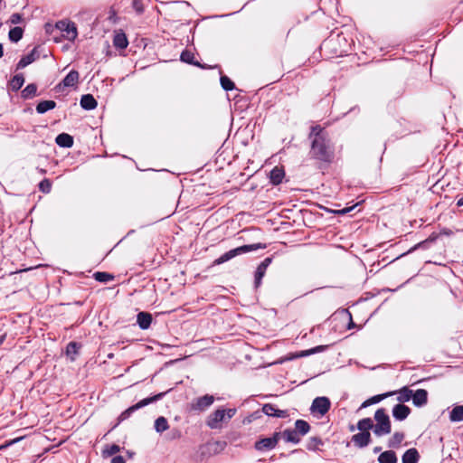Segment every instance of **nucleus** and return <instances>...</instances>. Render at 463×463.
I'll list each match as a JSON object with an SVG mask.
<instances>
[{
	"instance_id": "obj_4",
	"label": "nucleus",
	"mask_w": 463,
	"mask_h": 463,
	"mask_svg": "<svg viewBox=\"0 0 463 463\" xmlns=\"http://www.w3.org/2000/svg\"><path fill=\"white\" fill-rule=\"evenodd\" d=\"M236 412L235 409H217L211 413L207 418V426L211 429H217L221 427V423L232 419Z\"/></svg>"
},
{
	"instance_id": "obj_43",
	"label": "nucleus",
	"mask_w": 463,
	"mask_h": 463,
	"mask_svg": "<svg viewBox=\"0 0 463 463\" xmlns=\"http://www.w3.org/2000/svg\"><path fill=\"white\" fill-rule=\"evenodd\" d=\"M22 20V15L18 13H14L10 17V23L12 24H19Z\"/></svg>"
},
{
	"instance_id": "obj_38",
	"label": "nucleus",
	"mask_w": 463,
	"mask_h": 463,
	"mask_svg": "<svg viewBox=\"0 0 463 463\" xmlns=\"http://www.w3.org/2000/svg\"><path fill=\"white\" fill-rule=\"evenodd\" d=\"M37 91V87L35 84L27 85L24 90L22 91V95L24 99L32 98L35 95Z\"/></svg>"
},
{
	"instance_id": "obj_11",
	"label": "nucleus",
	"mask_w": 463,
	"mask_h": 463,
	"mask_svg": "<svg viewBox=\"0 0 463 463\" xmlns=\"http://www.w3.org/2000/svg\"><path fill=\"white\" fill-rule=\"evenodd\" d=\"M411 413V409L404 404H396L392 408V416L397 420H405Z\"/></svg>"
},
{
	"instance_id": "obj_51",
	"label": "nucleus",
	"mask_w": 463,
	"mask_h": 463,
	"mask_svg": "<svg viewBox=\"0 0 463 463\" xmlns=\"http://www.w3.org/2000/svg\"><path fill=\"white\" fill-rule=\"evenodd\" d=\"M3 448H4V447H3V446H1V447H0V449H3Z\"/></svg>"
},
{
	"instance_id": "obj_42",
	"label": "nucleus",
	"mask_w": 463,
	"mask_h": 463,
	"mask_svg": "<svg viewBox=\"0 0 463 463\" xmlns=\"http://www.w3.org/2000/svg\"><path fill=\"white\" fill-rule=\"evenodd\" d=\"M320 445H322V440L319 438L313 437L309 439L307 448L309 450H315Z\"/></svg>"
},
{
	"instance_id": "obj_23",
	"label": "nucleus",
	"mask_w": 463,
	"mask_h": 463,
	"mask_svg": "<svg viewBox=\"0 0 463 463\" xmlns=\"http://www.w3.org/2000/svg\"><path fill=\"white\" fill-rule=\"evenodd\" d=\"M36 50L33 49L29 54L24 56L17 63V69H23L37 59Z\"/></svg>"
},
{
	"instance_id": "obj_46",
	"label": "nucleus",
	"mask_w": 463,
	"mask_h": 463,
	"mask_svg": "<svg viewBox=\"0 0 463 463\" xmlns=\"http://www.w3.org/2000/svg\"><path fill=\"white\" fill-rule=\"evenodd\" d=\"M134 6L137 12H142V6L138 5L137 1L134 2Z\"/></svg>"
},
{
	"instance_id": "obj_32",
	"label": "nucleus",
	"mask_w": 463,
	"mask_h": 463,
	"mask_svg": "<svg viewBox=\"0 0 463 463\" xmlns=\"http://www.w3.org/2000/svg\"><path fill=\"white\" fill-rule=\"evenodd\" d=\"M357 429L360 430V432L369 431L371 429H373L372 419L364 418L360 420L357 423Z\"/></svg>"
},
{
	"instance_id": "obj_40",
	"label": "nucleus",
	"mask_w": 463,
	"mask_h": 463,
	"mask_svg": "<svg viewBox=\"0 0 463 463\" xmlns=\"http://www.w3.org/2000/svg\"><path fill=\"white\" fill-rule=\"evenodd\" d=\"M121 450V448L117 445V444H112V445H109L104 450H103V455L104 456H113L115 454H117L118 452H119Z\"/></svg>"
},
{
	"instance_id": "obj_12",
	"label": "nucleus",
	"mask_w": 463,
	"mask_h": 463,
	"mask_svg": "<svg viewBox=\"0 0 463 463\" xmlns=\"http://www.w3.org/2000/svg\"><path fill=\"white\" fill-rule=\"evenodd\" d=\"M352 441L359 448L366 447L371 441V434L369 431L359 432L352 437Z\"/></svg>"
},
{
	"instance_id": "obj_7",
	"label": "nucleus",
	"mask_w": 463,
	"mask_h": 463,
	"mask_svg": "<svg viewBox=\"0 0 463 463\" xmlns=\"http://www.w3.org/2000/svg\"><path fill=\"white\" fill-rule=\"evenodd\" d=\"M330 405L331 403L327 397H317L313 401L310 410L313 413L317 412L323 416L329 411Z\"/></svg>"
},
{
	"instance_id": "obj_31",
	"label": "nucleus",
	"mask_w": 463,
	"mask_h": 463,
	"mask_svg": "<svg viewBox=\"0 0 463 463\" xmlns=\"http://www.w3.org/2000/svg\"><path fill=\"white\" fill-rule=\"evenodd\" d=\"M180 59L184 62H186V63H189V64H193V65H195V66H198V67H202L199 62L194 61V55L190 51H187V50L184 51L181 53Z\"/></svg>"
},
{
	"instance_id": "obj_15",
	"label": "nucleus",
	"mask_w": 463,
	"mask_h": 463,
	"mask_svg": "<svg viewBox=\"0 0 463 463\" xmlns=\"http://www.w3.org/2000/svg\"><path fill=\"white\" fill-rule=\"evenodd\" d=\"M55 142L61 147L70 148L73 146V137L67 133H61L56 137Z\"/></svg>"
},
{
	"instance_id": "obj_30",
	"label": "nucleus",
	"mask_w": 463,
	"mask_h": 463,
	"mask_svg": "<svg viewBox=\"0 0 463 463\" xmlns=\"http://www.w3.org/2000/svg\"><path fill=\"white\" fill-rule=\"evenodd\" d=\"M397 400L400 402H409L412 397V391L408 387H403L397 392Z\"/></svg>"
},
{
	"instance_id": "obj_14",
	"label": "nucleus",
	"mask_w": 463,
	"mask_h": 463,
	"mask_svg": "<svg viewBox=\"0 0 463 463\" xmlns=\"http://www.w3.org/2000/svg\"><path fill=\"white\" fill-rule=\"evenodd\" d=\"M262 411L268 416H274L278 418H285L288 416L287 411L279 410L270 403L263 405Z\"/></svg>"
},
{
	"instance_id": "obj_24",
	"label": "nucleus",
	"mask_w": 463,
	"mask_h": 463,
	"mask_svg": "<svg viewBox=\"0 0 463 463\" xmlns=\"http://www.w3.org/2000/svg\"><path fill=\"white\" fill-rule=\"evenodd\" d=\"M402 463H417L419 460V453L416 449H410L402 455Z\"/></svg>"
},
{
	"instance_id": "obj_48",
	"label": "nucleus",
	"mask_w": 463,
	"mask_h": 463,
	"mask_svg": "<svg viewBox=\"0 0 463 463\" xmlns=\"http://www.w3.org/2000/svg\"><path fill=\"white\" fill-rule=\"evenodd\" d=\"M457 204H458V206H462V205H463V198L459 199V200L458 201Z\"/></svg>"
},
{
	"instance_id": "obj_17",
	"label": "nucleus",
	"mask_w": 463,
	"mask_h": 463,
	"mask_svg": "<svg viewBox=\"0 0 463 463\" xmlns=\"http://www.w3.org/2000/svg\"><path fill=\"white\" fill-rule=\"evenodd\" d=\"M79 72L77 71H71L66 77L63 79L61 84L64 87H74L79 81Z\"/></svg>"
},
{
	"instance_id": "obj_35",
	"label": "nucleus",
	"mask_w": 463,
	"mask_h": 463,
	"mask_svg": "<svg viewBox=\"0 0 463 463\" xmlns=\"http://www.w3.org/2000/svg\"><path fill=\"white\" fill-rule=\"evenodd\" d=\"M168 428H169L168 421L165 417L161 416L156 420L155 430L157 432L161 433V432L166 430Z\"/></svg>"
},
{
	"instance_id": "obj_50",
	"label": "nucleus",
	"mask_w": 463,
	"mask_h": 463,
	"mask_svg": "<svg viewBox=\"0 0 463 463\" xmlns=\"http://www.w3.org/2000/svg\"><path fill=\"white\" fill-rule=\"evenodd\" d=\"M381 450V448L380 447H376L374 448L373 451L374 452H379Z\"/></svg>"
},
{
	"instance_id": "obj_9",
	"label": "nucleus",
	"mask_w": 463,
	"mask_h": 463,
	"mask_svg": "<svg viewBox=\"0 0 463 463\" xmlns=\"http://www.w3.org/2000/svg\"><path fill=\"white\" fill-rule=\"evenodd\" d=\"M271 261H272V259L268 257V258L264 259L260 262V264L257 267V269L254 274V285H255L256 288H258L260 286L261 280H262L263 277L265 276L267 269L270 265Z\"/></svg>"
},
{
	"instance_id": "obj_3",
	"label": "nucleus",
	"mask_w": 463,
	"mask_h": 463,
	"mask_svg": "<svg viewBox=\"0 0 463 463\" xmlns=\"http://www.w3.org/2000/svg\"><path fill=\"white\" fill-rule=\"evenodd\" d=\"M265 245L261 243H254V244H249V245H243L235 249H232L222 255H221L218 259H216L213 261V265H221L236 256H239L241 254H244L252 250H256L259 249H264Z\"/></svg>"
},
{
	"instance_id": "obj_5",
	"label": "nucleus",
	"mask_w": 463,
	"mask_h": 463,
	"mask_svg": "<svg viewBox=\"0 0 463 463\" xmlns=\"http://www.w3.org/2000/svg\"><path fill=\"white\" fill-rule=\"evenodd\" d=\"M165 392H160L153 397H149V398H145L143 400H141L140 402H138L137 403H136L135 405L129 407L128 409H127L126 411H124L118 417V421H123L125 420H127L134 411H136L137 410L144 407V406H146L148 405L149 403L153 402H156V401H158L160 400L164 395H165Z\"/></svg>"
},
{
	"instance_id": "obj_8",
	"label": "nucleus",
	"mask_w": 463,
	"mask_h": 463,
	"mask_svg": "<svg viewBox=\"0 0 463 463\" xmlns=\"http://www.w3.org/2000/svg\"><path fill=\"white\" fill-rule=\"evenodd\" d=\"M279 436H280V433L276 432L273 435V437L264 438V439L258 440L255 443V449L257 450H260V451L272 449L278 444Z\"/></svg>"
},
{
	"instance_id": "obj_45",
	"label": "nucleus",
	"mask_w": 463,
	"mask_h": 463,
	"mask_svg": "<svg viewBox=\"0 0 463 463\" xmlns=\"http://www.w3.org/2000/svg\"><path fill=\"white\" fill-rule=\"evenodd\" d=\"M111 463H126V461L122 456H115L111 459Z\"/></svg>"
},
{
	"instance_id": "obj_20",
	"label": "nucleus",
	"mask_w": 463,
	"mask_h": 463,
	"mask_svg": "<svg viewBox=\"0 0 463 463\" xmlns=\"http://www.w3.org/2000/svg\"><path fill=\"white\" fill-rule=\"evenodd\" d=\"M326 348H327V345H317V346H316L314 348H311V349H308V350H305V351H301L299 353H296V354H292L289 359L307 356V355H310V354H313L323 352Z\"/></svg>"
},
{
	"instance_id": "obj_28",
	"label": "nucleus",
	"mask_w": 463,
	"mask_h": 463,
	"mask_svg": "<svg viewBox=\"0 0 463 463\" xmlns=\"http://www.w3.org/2000/svg\"><path fill=\"white\" fill-rule=\"evenodd\" d=\"M449 420L451 421L463 420V405L455 406L449 413Z\"/></svg>"
},
{
	"instance_id": "obj_18",
	"label": "nucleus",
	"mask_w": 463,
	"mask_h": 463,
	"mask_svg": "<svg viewBox=\"0 0 463 463\" xmlns=\"http://www.w3.org/2000/svg\"><path fill=\"white\" fill-rule=\"evenodd\" d=\"M113 44L116 48L125 49L128 45V41L123 32H118L114 35Z\"/></svg>"
},
{
	"instance_id": "obj_25",
	"label": "nucleus",
	"mask_w": 463,
	"mask_h": 463,
	"mask_svg": "<svg viewBox=\"0 0 463 463\" xmlns=\"http://www.w3.org/2000/svg\"><path fill=\"white\" fill-rule=\"evenodd\" d=\"M285 176V172L282 168L276 166L270 172V181L274 184H279Z\"/></svg>"
},
{
	"instance_id": "obj_13",
	"label": "nucleus",
	"mask_w": 463,
	"mask_h": 463,
	"mask_svg": "<svg viewBox=\"0 0 463 463\" xmlns=\"http://www.w3.org/2000/svg\"><path fill=\"white\" fill-rule=\"evenodd\" d=\"M411 399L415 406L421 407L428 402V392L424 389H419L414 393L412 392Z\"/></svg>"
},
{
	"instance_id": "obj_37",
	"label": "nucleus",
	"mask_w": 463,
	"mask_h": 463,
	"mask_svg": "<svg viewBox=\"0 0 463 463\" xmlns=\"http://www.w3.org/2000/svg\"><path fill=\"white\" fill-rule=\"evenodd\" d=\"M93 276L95 279L99 282H109L114 279L113 275L100 271L95 272Z\"/></svg>"
},
{
	"instance_id": "obj_39",
	"label": "nucleus",
	"mask_w": 463,
	"mask_h": 463,
	"mask_svg": "<svg viewBox=\"0 0 463 463\" xmlns=\"http://www.w3.org/2000/svg\"><path fill=\"white\" fill-rule=\"evenodd\" d=\"M221 85L225 90H232L235 88L234 83L227 76L221 77Z\"/></svg>"
},
{
	"instance_id": "obj_26",
	"label": "nucleus",
	"mask_w": 463,
	"mask_h": 463,
	"mask_svg": "<svg viewBox=\"0 0 463 463\" xmlns=\"http://www.w3.org/2000/svg\"><path fill=\"white\" fill-rule=\"evenodd\" d=\"M378 461L379 463H396L397 457L394 451L387 450L379 455Z\"/></svg>"
},
{
	"instance_id": "obj_21",
	"label": "nucleus",
	"mask_w": 463,
	"mask_h": 463,
	"mask_svg": "<svg viewBox=\"0 0 463 463\" xmlns=\"http://www.w3.org/2000/svg\"><path fill=\"white\" fill-rule=\"evenodd\" d=\"M405 435L403 432H394L388 441V447L392 449H398L401 447Z\"/></svg>"
},
{
	"instance_id": "obj_10",
	"label": "nucleus",
	"mask_w": 463,
	"mask_h": 463,
	"mask_svg": "<svg viewBox=\"0 0 463 463\" xmlns=\"http://www.w3.org/2000/svg\"><path fill=\"white\" fill-rule=\"evenodd\" d=\"M214 402V398L213 395H203L202 397L197 398L194 402L192 404V408L196 411H203L210 407Z\"/></svg>"
},
{
	"instance_id": "obj_33",
	"label": "nucleus",
	"mask_w": 463,
	"mask_h": 463,
	"mask_svg": "<svg viewBox=\"0 0 463 463\" xmlns=\"http://www.w3.org/2000/svg\"><path fill=\"white\" fill-rule=\"evenodd\" d=\"M24 83V78L23 74H16L13 77L10 81V87L14 91H16L22 88Z\"/></svg>"
},
{
	"instance_id": "obj_27",
	"label": "nucleus",
	"mask_w": 463,
	"mask_h": 463,
	"mask_svg": "<svg viewBox=\"0 0 463 463\" xmlns=\"http://www.w3.org/2000/svg\"><path fill=\"white\" fill-rule=\"evenodd\" d=\"M56 107V103L53 100H43L36 106V111L39 114H43L48 110H51Z\"/></svg>"
},
{
	"instance_id": "obj_16",
	"label": "nucleus",
	"mask_w": 463,
	"mask_h": 463,
	"mask_svg": "<svg viewBox=\"0 0 463 463\" xmlns=\"http://www.w3.org/2000/svg\"><path fill=\"white\" fill-rule=\"evenodd\" d=\"M137 322L141 329H147L152 322V316L146 312H139L137 317Z\"/></svg>"
},
{
	"instance_id": "obj_36",
	"label": "nucleus",
	"mask_w": 463,
	"mask_h": 463,
	"mask_svg": "<svg viewBox=\"0 0 463 463\" xmlns=\"http://www.w3.org/2000/svg\"><path fill=\"white\" fill-rule=\"evenodd\" d=\"M24 31L21 27H14L9 31V39L14 43H17L23 37Z\"/></svg>"
},
{
	"instance_id": "obj_19",
	"label": "nucleus",
	"mask_w": 463,
	"mask_h": 463,
	"mask_svg": "<svg viewBox=\"0 0 463 463\" xmlns=\"http://www.w3.org/2000/svg\"><path fill=\"white\" fill-rule=\"evenodd\" d=\"M98 103L90 94L83 95L80 99V106L87 110L94 109Z\"/></svg>"
},
{
	"instance_id": "obj_47",
	"label": "nucleus",
	"mask_w": 463,
	"mask_h": 463,
	"mask_svg": "<svg viewBox=\"0 0 463 463\" xmlns=\"http://www.w3.org/2000/svg\"><path fill=\"white\" fill-rule=\"evenodd\" d=\"M3 54H4L3 45L0 43V58L3 57Z\"/></svg>"
},
{
	"instance_id": "obj_2",
	"label": "nucleus",
	"mask_w": 463,
	"mask_h": 463,
	"mask_svg": "<svg viewBox=\"0 0 463 463\" xmlns=\"http://www.w3.org/2000/svg\"><path fill=\"white\" fill-rule=\"evenodd\" d=\"M374 420L376 423L373 425V433L376 436L382 437L391 433L392 425L390 417L384 409L381 408L375 411Z\"/></svg>"
},
{
	"instance_id": "obj_29",
	"label": "nucleus",
	"mask_w": 463,
	"mask_h": 463,
	"mask_svg": "<svg viewBox=\"0 0 463 463\" xmlns=\"http://www.w3.org/2000/svg\"><path fill=\"white\" fill-rule=\"evenodd\" d=\"M310 430L309 424L303 420H298L295 422V430L298 431V435H306Z\"/></svg>"
},
{
	"instance_id": "obj_44",
	"label": "nucleus",
	"mask_w": 463,
	"mask_h": 463,
	"mask_svg": "<svg viewBox=\"0 0 463 463\" xmlns=\"http://www.w3.org/2000/svg\"><path fill=\"white\" fill-rule=\"evenodd\" d=\"M67 353L68 354L77 353V344L74 342L69 343V345H67Z\"/></svg>"
},
{
	"instance_id": "obj_22",
	"label": "nucleus",
	"mask_w": 463,
	"mask_h": 463,
	"mask_svg": "<svg viewBox=\"0 0 463 463\" xmlns=\"http://www.w3.org/2000/svg\"><path fill=\"white\" fill-rule=\"evenodd\" d=\"M282 437L287 442L298 444L300 441V436L298 431L291 429H287L282 432Z\"/></svg>"
},
{
	"instance_id": "obj_34",
	"label": "nucleus",
	"mask_w": 463,
	"mask_h": 463,
	"mask_svg": "<svg viewBox=\"0 0 463 463\" xmlns=\"http://www.w3.org/2000/svg\"><path fill=\"white\" fill-rule=\"evenodd\" d=\"M392 394H393V392H388V393H384V394H379V395L373 396L370 399H368L365 402H364L361 407L362 408H365V407L370 406L372 404L378 403L382 400H383L384 398H386V397H388V396H390Z\"/></svg>"
},
{
	"instance_id": "obj_41",
	"label": "nucleus",
	"mask_w": 463,
	"mask_h": 463,
	"mask_svg": "<svg viewBox=\"0 0 463 463\" xmlns=\"http://www.w3.org/2000/svg\"><path fill=\"white\" fill-rule=\"evenodd\" d=\"M39 189L41 192L44 194H48L51 192L52 189V183L49 179H43L39 184Z\"/></svg>"
},
{
	"instance_id": "obj_1",
	"label": "nucleus",
	"mask_w": 463,
	"mask_h": 463,
	"mask_svg": "<svg viewBox=\"0 0 463 463\" xmlns=\"http://www.w3.org/2000/svg\"><path fill=\"white\" fill-rule=\"evenodd\" d=\"M311 140L310 156L323 163H332L335 158V147L328 133L319 125L313 126L309 134Z\"/></svg>"
},
{
	"instance_id": "obj_6",
	"label": "nucleus",
	"mask_w": 463,
	"mask_h": 463,
	"mask_svg": "<svg viewBox=\"0 0 463 463\" xmlns=\"http://www.w3.org/2000/svg\"><path fill=\"white\" fill-rule=\"evenodd\" d=\"M56 28L61 33V36L69 41H74L78 35L75 24L70 21H59Z\"/></svg>"
},
{
	"instance_id": "obj_49",
	"label": "nucleus",
	"mask_w": 463,
	"mask_h": 463,
	"mask_svg": "<svg viewBox=\"0 0 463 463\" xmlns=\"http://www.w3.org/2000/svg\"><path fill=\"white\" fill-rule=\"evenodd\" d=\"M5 335H1L0 336V345L3 344V342L5 341Z\"/></svg>"
}]
</instances>
